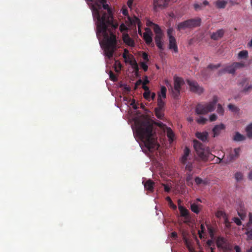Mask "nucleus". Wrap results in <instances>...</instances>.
I'll return each instance as SVG.
<instances>
[{
	"mask_svg": "<svg viewBox=\"0 0 252 252\" xmlns=\"http://www.w3.org/2000/svg\"><path fill=\"white\" fill-rule=\"evenodd\" d=\"M128 52L127 50L125 49V52L123 54V57L125 59V60L126 61H127V60H128L129 56L131 55V54L128 55Z\"/></svg>",
	"mask_w": 252,
	"mask_h": 252,
	"instance_id": "864d4df0",
	"label": "nucleus"
},
{
	"mask_svg": "<svg viewBox=\"0 0 252 252\" xmlns=\"http://www.w3.org/2000/svg\"><path fill=\"white\" fill-rule=\"evenodd\" d=\"M205 230V226H204V224H202L200 226V230H199L198 232V233L199 234V236L200 238L201 239L202 238V234L204 232Z\"/></svg>",
	"mask_w": 252,
	"mask_h": 252,
	"instance_id": "8fccbe9b",
	"label": "nucleus"
},
{
	"mask_svg": "<svg viewBox=\"0 0 252 252\" xmlns=\"http://www.w3.org/2000/svg\"><path fill=\"white\" fill-rule=\"evenodd\" d=\"M235 178L238 182L241 181L243 180V176L242 173L237 172L235 174Z\"/></svg>",
	"mask_w": 252,
	"mask_h": 252,
	"instance_id": "58836bf2",
	"label": "nucleus"
},
{
	"mask_svg": "<svg viewBox=\"0 0 252 252\" xmlns=\"http://www.w3.org/2000/svg\"><path fill=\"white\" fill-rule=\"evenodd\" d=\"M185 169L188 171V172L191 173L193 169V164L192 162H189L186 164Z\"/></svg>",
	"mask_w": 252,
	"mask_h": 252,
	"instance_id": "a19ab883",
	"label": "nucleus"
},
{
	"mask_svg": "<svg viewBox=\"0 0 252 252\" xmlns=\"http://www.w3.org/2000/svg\"><path fill=\"white\" fill-rule=\"evenodd\" d=\"M133 0H128L127 2V4L129 7H131L133 3Z\"/></svg>",
	"mask_w": 252,
	"mask_h": 252,
	"instance_id": "774afa93",
	"label": "nucleus"
},
{
	"mask_svg": "<svg viewBox=\"0 0 252 252\" xmlns=\"http://www.w3.org/2000/svg\"><path fill=\"white\" fill-rule=\"evenodd\" d=\"M207 229H208V232L209 233L210 237L212 239L214 237V232L213 229L212 228V227L210 225H209L208 224H207Z\"/></svg>",
	"mask_w": 252,
	"mask_h": 252,
	"instance_id": "49530a36",
	"label": "nucleus"
},
{
	"mask_svg": "<svg viewBox=\"0 0 252 252\" xmlns=\"http://www.w3.org/2000/svg\"><path fill=\"white\" fill-rule=\"evenodd\" d=\"M168 48L175 53L178 52V48L175 37L169 38Z\"/></svg>",
	"mask_w": 252,
	"mask_h": 252,
	"instance_id": "2eb2a0df",
	"label": "nucleus"
},
{
	"mask_svg": "<svg viewBox=\"0 0 252 252\" xmlns=\"http://www.w3.org/2000/svg\"><path fill=\"white\" fill-rule=\"evenodd\" d=\"M216 244L218 248H220L225 251L231 249L230 244L224 237H218L217 239Z\"/></svg>",
	"mask_w": 252,
	"mask_h": 252,
	"instance_id": "6e6552de",
	"label": "nucleus"
},
{
	"mask_svg": "<svg viewBox=\"0 0 252 252\" xmlns=\"http://www.w3.org/2000/svg\"><path fill=\"white\" fill-rule=\"evenodd\" d=\"M158 128L163 130L164 132L166 131L167 136L169 139L170 142L171 143L173 141L174 133L170 127H167L166 125L163 124L162 122L158 121Z\"/></svg>",
	"mask_w": 252,
	"mask_h": 252,
	"instance_id": "1a4fd4ad",
	"label": "nucleus"
},
{
	"mask_svg": "<svg viewBox=\"0 0 252 252\" xmlns=\"http://www.w3.org/2000/svg\"><path fill=\"white\" fill-rule=\"evenodd\" d=\"M126 63H128L132 68L135 71V72H138L139 70V68L137 62L135 59L134 58L132 55H130L129 57V59L127 61H126Z\"/></svg>",
	"mask_w": 252,
	"mask_h": 252,
	"instance_id": "6ab92c4d",
	"label": "nucleus"
},
{
	"mask_svg": "<svg viewBox=\"0 0 252 252\" xmlns=\"http://www.w3.org/2000/svg\"><path fill=\"white\" fill-rule=\"evenodd\" d=\"M143 38L147 44H150L152 41V36L149 33L144 32L143 34Z\"/></svg>",
	"mask_w": 252,
	"mask_h": 252,
	"instance_id": "2f4dec72",
	"label": "nucleus"
},
{
	"mask_svg": "<svg viewBox=\"0 0 252 252\" xmlns=\"http://www.w3.org/2000/svg\"><path fill=\"white\" fill-rule=\"evenodd\" d=\"M173 29L172 28H169L167 30V33L168 38L170 37H174V36L173 35Z\"/></svg>",
	"mask_w": 252,
	"mask_h": 252,
	"instance_id": "6e6d98bb",
	"label": "nucleus"
},
{
	"mask_svg": "<svg viewBox=\"0 0 252 252\" xmlns=\"http://www.w3.org/2000/svg\"><path fill=\"white\" fill-rule=\"evenodd\" d=\"M99 17H93L96 26V34L103 35L105 54L110 59L116 50V36L113 31L117 28L118 25L113 23L111 8L106 3L102 4V11H99Z\"/></svg>",
	"mask_w": 252,
	"mask_h": 252,
	"instance_id": "f257e3e1",
	"label": "nucleus"
},
{
	"mask_svg": "<svg viewBox=\"0 0 252 252\" xmlns=\"http://www.w3.org/2000/svg\"><path fill=\"white\" fill-rule=\"evenodd\" d=\"M218 101V97L214 96L213 100L209 103L198 104L195 108V113L198 115L205 114L214 111Z\"/></svg>",
	"mask_w": 252,
	"mask_h": 252,
	"instance_id": "20e7f679",
	"label": "nucleus"
},
{
	"mask_svg": "<svg viewBox=\"0 0 252 252\" xmlns=\"http://www.w3.org/2000/svg\"><path fill=\"white\" fill-rule=\"evenodd\" d=\"M209 4V2L207 0H205L202 3H194L193 4V7L195 11H199L203 9V8L206 5Z\"/></svg>",
	"mask_w": 252,
	"mask_h": 252,
	"instance_id": "b1692460",
	"label": "nucleus"
},
{
	"mask_svg": "<svg viewBox=\"0 0 252 252\" xmlns=\"http://www.w3.org/2000/svg\"><path fill=\"white\" fill-rule=\"evenodd\" d=\"M128 20L131 26L135 27L137 25L139 29L140 28V21L139 18L136 16H133V17H129Z\"/></svg>",
	"mask_w": 252,
	"mask_h": 252,
	"instance_id": "bb28decb",
	"label": "nucleus"
},
{
	"mask_svg": "<svg viewBox=\"0 0 252 252\" xmlns=\"http://www.w3.org/2000/svg\"><path fill=\"white\" fill-rule=\"evenodd\" d=\"M234 249L236 251V252H241V249L238 246H235Z\"/></svg>",
	"mask_w": 252,
	"mask_h": 252,
	"instance_id": "338daca9",
	"label": "nucleus"
},
{
	"mask_svg": "<svg viewBox=\"0 0 252 252\" xmlns=\"http://www.w3.org/2000/svg\"><path fill=\"white\" fill-rule=\"evenodd\" d=\"M171 237L174 239H176L178 237V234L176 232H173L171 233Z\"/></svg>",
	"mask_w": 252,
	"mask_h": 252,
	"instance_id": "e2e57ef3",
	"label": "nucleus"
},
{
	"mask_svg": "<svg viewBox=\"0 0 252 252\" xmlns=\"http://www.w3.org/2000/svg\"><path fill=\"white\" fill-rule=\"evenodd\" d=\"M142 58L145 61L148 60V55L146 53H144L142 55Z\"/></svg>",
	"mask_w": 252,
	"mask_h": 252,
	"instance_id": "69168bd1",
	"label": "nucleus"
},
{
	"mask_svg": "<svg viewBox=\"0 0 252 252\" xmlns=\"http://www.w3.org/2000/svg\"><path fill=\"white\" fill-rule=\"evenodd\" d=\"M154 32L155 33V36L154 37L155 39V42L157 46H158V25L157 24H154Z\"/></svg>",
	"mask_w": 252,
	"mask_h": 252,
	"instance_id": "ea45409f",
	"label": "nucleus"
},
{
	"mask_svg": "<svg viewBox=\"0 0 252 252\" xmlns=\"http://www.w3.org/2000/svg\"><path fill=\"white\" fill-rule=\"evenodd\" d=\"M177 29L178 31H181L184 30L186 29H189L187 20L179 23L177 25Z\"/></svg>",
	"mask_w": 252,
	"mask_h": 252,
	"instance_id": "a878e982",
	"label": "nucleus"
},
{
	"mask_svg": "<svg viewBox=\"0 0 252 252\" xmlns=\"http://www.w3.org/2000/svg\"><path fill=\"white\" fill-rule=\"evenodd\" d=\"M196 122L199 124L204 125L205 124L208 120L203 117H200L199 118L196 119Z\"/></svg>",
	"mask_w": 252,
	"mask_h": 252,
	"instance_id": "de8ad7c7",
	"label": "nucleus"
},
{
	"mask_svg": "<svg viewBox=\"0 0 252 252\" xmlns=\"http://www.w3.org/2000/svg\"><path fill=\"white\" fill-rule=\"evenodd\" d=\"M234 68L235 70L236 71L238 69L242 68L245 67L246 65L244 62H234L233 63Z\"/></svg>",
	"mask_w": 252,
	"mask_h": 252,
	"instance_id": "f704fd0d",
	"label": "nucleus"
},
{
	"mask_svg": "<svg viewBox=\"0 0 252 252\" xmlns=\"http://www.w3.org/2000/svg\"><path fill=\"white\" fill-rule=\"evenodd\" d=\"M123 40L124 42L129 46L133 47L134 46V41L128 34L124 35Z\"/></svg>",
	"mask_w": 252,
	"mask_h": 252,
	"instance_id": "393cba45",
	"label": "nucleus"
},
{
	"mask_svg": "<svg viewBox=\"0 0 252 252\" xmlns=\"http://www.w3.org/2000/svg\"><path fill=\"white\" fill-rule=\"evenodd\" d=\"M220 66H221L220 63H218L217 64H210L208 65L207 68L210 69H217L219 67H220Z\"/></svg>",
	"mask_w": 252,
	"mask_h": 252,
	"instance_id": "3c124183",
	"label": "nucleus"
},
{
	"mask_svg": "<svg viewBox=\"0 0 252 252\" xmlns=\"http://www.w3.org/2000/svg\"><path fill=\"white\" fill-rule=\"evenodd\" d=\"M107 0H98L91 6V10L93 17H99V11H102V4L106 3Z\"/></svg>",
	"mask_w": 252,
	"mask_h": 252,
	"instance_id": "0eeeda50",
	"label": "nucleus"
},
{
	"mask_svg": "<svg viewBox=\"0 0 252 252\" xmlns=\"http://www.w3.org/2000/svg\"><path fill=\"white\" fill-rule=\"evenodd\" d=\"M166 200L168 201V202L170 205V207L171 208H173V209H176V208H177L176 205L173 203V201H172V200L170 197H169V196L167 197Z\"/></svg>",
	"mask_w": 252,
	"mask_h": 252,
	"instance_id": "c03bdc74",
	"label": "nucleus"
},
{
	"mask_svg": "<svg viewBox=\"0 0 252 252\" xmlns=\"http://www.w3.org/2000/svg\"><path fill=\"white\" fill-rule=\"evenodd\" d=\"M195 136L203 142H205L208 139V133L207 131L197 132L195 133Z\"/></svg>",
	"mask_w": 252,
	"mask_h": 252,
	"instance_id": "4be33fe9",
	"label": "nucleus"
},
{
	"mask_svg": "<svg viewBox=\"0 0 252 252\" xmlns=\"http://www.w3.org/2000/svg\"><path fill=\"white\" fill-rule=\"evenodd\" d=\"M141 84L143 85V81L141 79H139L138 81H136L135 83V87H137V86L140 85Z\"/></svg>",
	"mask_w": 252,
	"mask_h": 252,
	"instance_id": "0e129e2a",
	"label": "nucleus"
},
{
	"mask_svg": "<svg viewBox=\"0 0 252 252\" xmlns=\"http://www.w3.org/2000/svg\"><path fill=\"white\" fill-rule=\"evenodd\" d=\"M239 59H247L248 57V52L247 50H243L238 53Z\"/></svg>",
	"mask_w": 252,
	"mask_h": 252,
	"instance_id": "473e14b6",
	"label": "nucleus"
},
{
	"mask_svg": "<svg viewBox=\"0 0 252 252\" xmlns=\"http://www.w3.org/2000/svg\"><path fill=\"white\" fill-rule=\"evenodd\" d=\"M179 210L182 217H184L185 218H187L189 217V211L185 207L180 205L179 206Z\"/></svg>",
	"mask_w": 252,
	"mask_h": 252,
	"instance_id": "cd10ccee",
	"label": "nucleus"
},
{
	"mask_svg": "<svg viewBox=\"0 0 252 252\" xmlns=\"http://www.w3.org/2000/svg\"><path fill=\"white\" fill-rule=\"evenodd\" d=\"M141 66L143 68L144 71H146L148 69L147 65L144 62L141 63Z\"/></svg>",
	"mask_w": 252,
	"mask_h": 252,
	"instance_id": "052dcab7",
	"label": "nucleus"
},
{
	"mask_svg": "<svg viewBox=\"0 0 252 252\" xmlns=\"http://www.w3.org/2000/svg\"><path fill=\"white\" fill-rule=\"evenodd\" d=\"M193 174L190 172H187L186 177V181L187 185L189 187H192L193 185Z\"/></svg>",
	"mask_w": 252,
	"mask_h": 252,
	"instance_id": "5701e85b",
	"label": "nucleus"
},
{
	"mask_svg": "<svg viewBox=\"0 0 252 252\" xmlns=\"http://www.w3.org/2000/svg\"><path fill=\"white\" fill-rule=\"evenodd\" d=\"M233 139L236 141H242L246 139V137L244 135L240 134L239 132H237L234 136Z\"/></svg>",
	"mask_w": 252,
	"mask_h": 252,
	"instance_id": "c85d7f7f",
	"label": "nucleus"
},
{
	"mask_svg": "<svg viewBox=\"0 0 252 252\" xmlns=\"http://www.w3.org/2000/svg\"><path fill=\"white\" fill-rule=\"evenodd\" d=\"M143 96L146 99L150 101L151 99L150 92V91L145 92V93L143 94Z\"/></svg>",
	"mask_w": 252,
	"mask_h": 252,
	"instance_id": "603ef678",
	"label": "nucleus"
},
{
	"mask_svg": "<svg viewBox=\"0 0 252 252\" xmlns=\"http://www.w3.org/2000/svg\"><path fill=\"white\" fill-rule=\"evenodd\" d=\"M194 182L195 184L198 186L201 184L206 185L207 183V181L202 180L201 178L199 177H196L195 178Z\"/></svg>",
	"mask_w": 252,
	"mask_h": 252,
	"instance_id": "e433bc0d",
	"label": "nucleus"
},
{
	"mask_svg": "<svg viewBox=\"0 0 252 252\" xmlns=\"http://www.w3.org/2000/svg\"><path fill=\"white\" fill-rule=\"evenodd\" d=\"M241 149L239 148L234 149L233 152L230 153L227 156V162H232L238 158L240 155Z\"/></svg>",
	"mask_w": 252,
	"mask_h": 252,
	"instance_id": "ddd939ff",
	"label": "nucleus"
},
{
	"mask_svg": "<svg viewBox=\"0 0 252 252\" xmlns=\"http://www.w3.org/2000/svg\"><path fill=\"white\" fill-rule=\"evenodd\" d=\"M170 0H158V8H164L166 7Z\"/></svg>",
	"mask_w": 252,
	"mask_h": 252,
	"instance_id": "72a5a7b5",
	"label": "nucleus"
},
{
	"mask_svg": "<svg viewBox=\"0 0 252 252\" xmlns=\"http://www.w3.org/2000/svg\"><path fill=\"white\" fill-rule=\"evenodd\" d=\"M228 108L230 111H231L233 112H236L239 110V109L237 107L232 104H229L228 105Z\"/></svg>",
	"mask_w": 252,
	"mask_h": 252,
	"instance_id": "a18cd8bd",
	"label": "nucleus"
},
{
	"mask_svg": "<svg viewBox=\"0 0 252 252\" xmlns=\"http://www.w3.org/2000/svg\"><path fill=\"white\" fill-rule=\"evenodd\" d=\"M246 131L247 137L250 139H252V123H251L247 126Z\"/></svg>",
	"mask_w": 252,
	"mask_h": 252,
	"instance_id": "7c9ffc66",
	"label": "nucleus"
},
{
	"mask_svg": "<svg viewBox=\"0 0 252 252\" xmlns=\"http://www.w3.org/2000/svg\"><path fill=\"white\" fill-rule=\"evenodd\" d=\"M190 150L188 147H185L184 150V153L182 156L180 161L183 164H186L187 160L190 159Z\"/></svg>",
	"mask_w": 252,
	"mask_h": 252,
	"instance_id": "dca6fc26",
	"label": "nucleus"
},
{
	"mask_svg": "<svg viewBox=\"0 0 252 252\" xmlns=\"http://www.w3.org/2000/svg\"><path fill=\"white\" fill-rule=\"evenodd\" d=\"M217 113L220 115H223L224 113V109L221 106V105L220 104L218 105V107L217 109Z\"/></svg>",
	"mask_w": 252,
	"mask_h": 252,
	"instance_id": "09e8293b",
	"label": "nucleus"
},
{
	"mask_svg": "<svg viewBox=\"0 0 252 252\" xmlns=\"http://www.w3.org/2000/svg\"><path fill=\"white\" fill-rule=\"evenodd\" d=\"M161 30L160 28L158 27V50H160V52L159 53L158 52V56H160V57L161 59L162 63L165 64L166 63V55L164 53V52L162 51V43L160 41V37H159V35L161 33Z\"/></svg>",
	"mask_w": 252,
	"mask_h": 252,
	"instance_id": "f8f14e48",
	"label": "nucleus"
},
{
	"mask_svg": "<svg viewBox=\"0 0 252 252\" xmlns=\"http://www.w3.org/2000/svg\"><path fill=\"white\" fill-rule=\"evenodd\" d=\"M185 84L184 80L179 77L174 79V87L172 88V94L174 98L177 99L180 95L181 87Z\"/></svg>",
	"mask_w": 252,
	"mask_h": 252,
	"instance_id": "423d86ee",
	"label": "nucleus"
},
{
	"mask_svg": "<svg viewBox=\"0 0 252 252\" xmlns=\"http://www.w3.org/2000/svg\"><path fill=\"white\" fill-rule=\"evenodd\" d=\"M224 34V31L221 29L218 30L217 32H213L210 37L211 38L214 40H218L222 38Z\"/></svg>",
	"mask_w": 252,
	"mask_h": 252,
	"instance_id": "f3484780",
	"label": "nucleus"
},
{
	"mask_svg": "<svg viewBox=\"0 0 252 252\" xmlns=\"http://www.w3.org/2000/svg\"><path fill=\"white\" fill-rule=\"evenodd\" d=\"M227 4V1L224 0H218L216 2V5L219 8H224Z\"/></svg>",
	"mask_w": 252,
	"mask_h": 252,
	"instance_id": "c9c22d12",
	"label": "nucleus"
},
{
	"mask_svg": "<svg viewBox=\"0 0 252 252\" xmlns=\"http://www.w3.org/2000/svg\"><path fill=\"white\" fill-rule=\"evenodd\" d=\"M154 184L155 183L151 180H147L144 184L145 189L149 192H153L154 191Z\"/></svg>",
	"mask_w": 252,
	"mask_h": 252,
	"instance_id": "412c9836",
	"label": "nucleus"
},
{
	"mask_svg": "<svg viewBox=\"0 0 252 252\" xmlns=\"http://www.w3.org/2000/svg\"><path fill=\"white\" fill-rule=\"evenodd\" d=\"M161 185L164 187V189L166 192H169L170 190V187L168 185L164 184H162Z\"/></svg>",
	"mask_w": 252,
	"mask_h": 252,
	"instance_id": "680f3d73",
	"label": "nucleus"
},
{
	"mask_svg": "<svg viewBox=\"0 0 252 252\" xmlns=\"http://www.w3.org/2000/svg\"><path fill=\"white\" fill-rule=\"evenodd\" d=\"M239 85L243 88L241 92L248 94L252 91V84L249 83V80L247 78H244L240 82Z\"/></svg>",
	"mask_w": 252,
	"mask_h": 252,
	"instance_id": "9d476101",
	"label": "nucleus"
},
{
	"mask_svg": "<svg viewBox=\"0 0 252 252\" xmlns=\"http://www.w3.org/2000/svg\"><path fill=\"white\" fill-rule=\"evenodd\" d=\"M167 89L165 86H161L160 94L158 93V119H162L164 114L162 112L165 104Z\"/></svg>",
	"mask_w": 252,
	"mask_h": 252,
	"instance_id": "39448f33",
	"label": "nucleus"
},
{
	"mask_svg": "<svg viewBox=\"0 0 252 252\" xmlns=\"http://www.w3.org/2000/svg\"><path fill=\"white\" fill-rule=\"evenodd\" d=\"M226 216V214L222 211H218L216 213V216L218 218H222L223 219Z\"/></svg>",
	"mask_w": 252,
	"mask_h": 252,
	"instance_id": "37998d69",
	"label": "nucleus"
},
{
	"mask_svg": "<svg viewBox=\"0 0 252 252\" xmlns=\"http://www.w3.org/2000/svg\"><path fill=\"white\" fill-rule=\"evenodd\" d=\"M233 220L236 223V224L237 225H241L242 224L241 220L238 218H233Z\"/></svg>",
	"mask_w": 252,
	"mask_h": 252,
	"instance_id": "4d7b16f0",
	"label": "nucleus"
},
{
	"mask_svg": "<svg viewBox=\"0 0 252 252\" xmlns=\"http://www.w3.org/2000/svg\"><path fill=\"white\" fill-rule=\"evenodd\" d=\"M238 214L242 220L246 217V211L243 209L238 210Z\"/></svg>",
	"mask_w": 252,
	"mask_h": 252,
	"instance_id": "4c0bfd02",
	"label": "nucleus"
},
{
	"mask_svg": "<svg viewBox=\"0 0 252 252\" xmlns=\"http://www.w3.org/2000/svg\"><path fill=\"white\" fill-rule=\"evenodd\" d=\"M188 83L190 87V90L198 94H201L203 92V89L200 87L197 82L188 80Z\"/></svg>",
	"mask_w": 252,
	"mask_h": 252,
	"instance_id": "9b49d317",
	"label": "nucleus"
},
{
	"mask_svg": "<svg viewBox=\"0 0 252 252\" xmlns=\"http://www.w3.org/2000/svg\"><path fill=\"white\" fill-rule=\"evenodd\" d=\"M217 119V116L216 114H213L210 115L209 120L210 122L215 121Z\"/></svg>",
	"mask_w": 252,
	"mask_h": 252,
	"instance_id": "bf43d9fd",
	"label": "nucleus"
},
{
	"mask_svg": "<svg viewBox=\"0 0 252 252\" xmlns=\"http://www.w3.org/2000/svg\"><path fill=\"white\" fill-rule=\"evenodd\" d=\"M109 77L110 79L113 81H115L117 80L116 75L112 71H110Z\"/></svg>",
	"mask_w": 252,
	"mask_h": 252,
	"instance_id": "5fc2aeb1",
	"label": "nucleus"
},
{
	"mask_svg": "<svg viewBox=\"0 0 252 252\" xmlns=\"http://www.w3.org/2000/svg\"><path fill=\"white\" fill-rule=\"evenodd\" d=\"M189 29L199 27L201 25V19L199 17L187 20Z\"/></svg>",
	"mask_w": 252,
	"mask_h": 252,
	"instance_id": "4468645a",
	"label": "nucleus"
},
{
	"mask_svg": "<svg viewBox=\"0 0 252 252\" xmlns=\"http://www.w3.org/2000/svg\"><path fill=\"white\" fill-rule=\"evenodd\" d=\"M235 71L236 70L233 63L231 65L226 66L223 69L220 70L219 71V74L221 75L224 72H228L229 74H234Z\"/></svg>",
	"mask_w": 252,
	"mask_h": 252,
	"instance_id": "a211bd4d",
	"label": "nucleus"
},
{
	"mask_svg": "<svg viewBox=\"0 0 252 252\" xmlns=\"http://www.w3.org/2000/svg\"><path fill=\"white\" fill-rule=\"evenodd\" d=\"M121 68H122V65H121V63L118 61H116L115 63V71L119 72L121 70Z\"/></svg>",
	"mask_w": 252,
	"mask_h": 252,
	"instance_id": "79ce46f5",
	"label": "nucleus"
},
{
	"mask_svg": "<svg viewBox=\"0 0 252 252\" xmlns=\"http://www.w3.org/2000/svg\"><path fill=\"white\" fill-rule=\"evenodd\" d=\"M135 128H133L134 136L142 141L149 151V157L156 166L158 154V141L155 122L148 116L142 117L135 122Z\"/></svg>",
	"mask_w": 252,
	"mask_h": 252,
	"instance_id": "f03ea898",
	"label": "nucleus"
},
{
	"mask_svg": "<svg viewBox=\"0 0 252 252\" xmlns=\"http://www.w3.org/2000/svg\"><path fill=\"white\" fill-rule=\"evenodd\" d=\"M190 210L193 213L198 214L200 212V209L198 205L195 203H192L190 204Z\"/></svg>",
	"mask_w": 252,
	"mask_h": 252,
	"instance_id": "c756f323",
	"label": "nucleus"
},
{
	"mask_svg": "<svg viewBox=\"0 0 252 252\" xmlns=\"http://www.w3.org/2000/svg\"><path fill=\"white\" fill-rule=\"evenodd\" d=\"M193 147L197 155L201 160L206 161L212 157L213 155L210 153L209 148L206 147L203 144L197 140L193 141Z\"/></svg>",
	"mask_w": 252,
	"mask_h": 252,
	"instance_id": "7ed1b4c3",
	"label": "nucleus"
},
{
	"mask_svg": "<svg viewBox=\"0 0 252 252\" xmlns=\"http://www.w3.org/2000/svg\"><path fill=\"white\" fill-rule=\"evenodd\" d=\"M246 234L247 235L249 239L252 240V228L250 230H248L246 232Z\"/></svg>",
	"mask_w": 252,
	"mask_h": 252,
	"instance_id": "13d9d810",
	"label": "nucleus"
},
{
	"mask_svg": "<svg viewBox=\"0 0 252 252\" xmlns=\"http://www.w3.org/2000/svg\"><path fill=\"white\" fill-rule=\"evenodd\" d=\"M224 128L225 126L222 124L215 126L212 130L214 134L213 136L215 137L218 136L220 134V131L222 130H224Z\"/></svg>",
	"mask_w": 252,
	"mask_h": 252,
	"instance_id": "aec40b11",
	"label": "nucleus"
}]
</instances>
